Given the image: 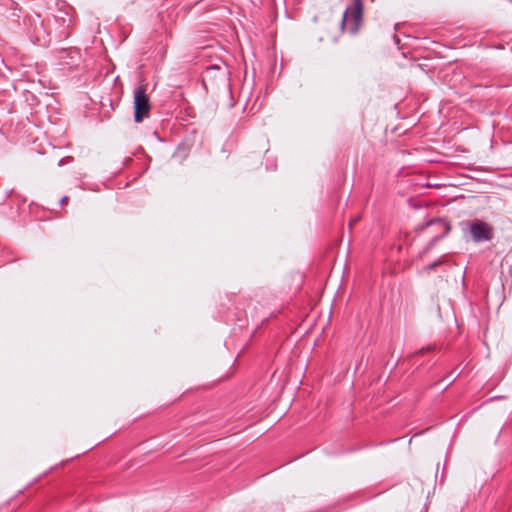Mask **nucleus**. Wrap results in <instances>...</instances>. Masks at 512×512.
<instances>
[{
	"mask_svg": "<svg viewBox=\"0 0 512 512\" xmlns=\"http://www.w3.org/2000/svg\"><path fill=\"white\" fill-rule=\"evenodd\" d=\"M470 233L475 242L489 241L492 239L493 229L488 223L475 220L470 225Z\"/></svg>",
	"mask_w": 512,
	"mask_h": 512,
	"instance_id": "nucleus-6",
	"label": "nucleus"
},
{
	"mask_svg": "<svg viewBox=\"0 0 512 512\" xmlns=\"http://www.w3.org/2000/svg\"><path fill=\"white\" fill-rule=\"evenodd\" d=\"M24 26L30 40L40 46L49 44V31L44 24V20L39 14L27 15L24 18Z\"/></svg>",
	"mask_w": 512,
	"mask_h": 512,
	"instance_id": "nucleus-1",
	"label": "nucleus"
},
{
	"mask_svg": "<svg viewBox=\"0 0 512 512\" xmlns=\"http://www.w3.org/2000/svg\"><path fill=\"white\" fill-rule=\"evenodd\" d=\"M63 163V159L59 161L58 165L61 166Z\"/></svg>",
	"mask_w": 512,
	"mask_h": 512,
	"instance_id": "nucleus-13",
	"label": "nucleus"
},
{
	"mask_svg": "<svg viewBox=\"0 0 512 512\" xmlns=\"http://www.w3.org/2000/svg\"><path fill=\"white\" fill-rule=\"evenodd\" d=\"M54 18L56 20L60 19L62 21V25L64 27H67V28L70 26V24L72 22V20L69 17V15L66 12H63V11H60L59 15H55Z\"/></svg>",
	"mask_w": 512,
	"mask_h": 512,
	"instance_id": "nucleus-8",
	"label": "nucleus"
},
{
	"mask_svg": "<svg viewBox=\"0 0 512 512\" xmlns=\"http://www.w3.org/2000/svg\"><path fill=\"white\" fill-rule=\"evenodd\" d=\"M67 200H68V196H63V197L59 200V203H60V204H64V203H66V202H67Z\"/></svg>",
	"mask_w": 512,
	"mask_h": 512,
	"instance_id": "nucleus-10",
	"label": "nucleus"
},
{
	"mask_svg": "<svg viewBox=\"0 0 512 512\" xmlns=\"http://www.w3.org/2000/svg\"><path fill=\"white\" fill-rule=\"evenodd\" d=\"M429 227L435 228L436 235L432 237L425 251L430 250L435 245V243L443 239L451 229L450 224L445 219L442 218H436L434 220L427 222L423 228Z\"/></svg>",
	"mask_w": 512,
	"mask_h": 512,
	"instance_id": "nucleus-4",
	"label": "nucleus"
},
{
	"mask_svg": "<svg viewBox=\"0 0 512 512\" xmlns=\"http://www.w3.org/2000/svg\"><path fill=\"white\" fill-rule=\"evenodd\" d=\"M61 35H63V36H65V37H66V36L68 35V32L63 31V32H61Z\"/></svg>",
	"mask_w": 512,
	"mask_h": 512,
	"instance_id": "nucleus-11",
	"label": "nucleus"
},
{
	"mask_svg": "<svg viewBox=\"0 0 512 512\" xmlns=\"http://www.w3.org/2000/svg\"><path fill=\"white\" fill-rule=\"evenodd\" d=\"M235 370H236V369L234 368V366H233V367H231V368H230L231 374H233V373L235 372Z\"/></svg>",
	"mask_w": 512,
	"mask_h": 512,
	"instance_id": "nucleus-12",
	"label": "nucleus"
},
{
	"mask_svg": "<svg viewBox=\"0 0 512 512\" xmlns=\"http://www.w3.org/2000/svg\"><path fill=\"white\" fill-rule=\"evenodd\" d=\"M220 69L221 66L219 64H213L206 67L202 77V83L205 89L208 88V82L214 80L215 72H219Z\"/></svg>",
	"mask_w": 512,
	"mask_h": 512,
	"instance_id": "nucleus-7",
	"label": "nucleus"
},
{
	"mask_svg": "<svg viewBox=\"0 0 512 512\" xmlns=\"http://www.w3.org/2000/svg\"><path fill=\"white\" fill-rule=\"evenodd\" d=\"M440 264H441V260H436L435 262H433V263H431V264H429V265L425 266V267H424V270H425L426 272H430V271H432L433 269H435L437 266H439Z\"/></svg>",
	"mask_w": 512,
	"mask_h": 512,
	"instance_id": "nucleus-9",
	"label": "nucleus"
},
{
	"mask_svg": "<svg viewBox=\"0 0 512 512\" xmlns=\"http://www.w3.org/2000/svg\"><path fill=\"white\" fill-rule=\"evenodd\" d=\"M229 374H230V372L229 373L226 372L225 377L228 378Z\"/></svg>",
	"mask_w": 512,
	"mask_h": 512,
	"instance_id": "nucleus-14",
	"label": "nucleus"
},
{
	"mask_svg": "<svg viewBox=\"0 0 512 512\" xmlns=\"http://www.w3.org/2000/svg\"><path fill=\"white\" fill-rule=\"evenodd\" d=\"M151 109L150 101L146 95V88L144 85L138 86L134 90V120L137 123L142 122L149 116Z\"/></svg>",
	"mask_w": 512,
	"mask_h": 512,
	"instance_id": "nucleus-3",
	"label": "nucleus"
},
{
	"mask_svg": "<svg viewBox=\"0 0 512 512\" xmlns=\"http://www.w3.org/2000/svg\"><path fill=\"white\" fill-rule=\"evenodd\" d=\"M363 16L362 0H354L353 3L346 8L342 17V26L351 34H355L361 24Z\"/></svg>",
	"mask_w": 512,
	"mask_h": 512,
	"instance_id": "nucleus-2",
	"label": "nucleus"
},
{
	"mask_svg": "<svg viewBox=\"0 0 512 512\" xmlns=\"http://www.w3.org/2000/svg\"><path fill=\"white\" fill-rule=\"evenodd\" d=\"M57 59L60 66L73 69L79 65L81 54L76 48L61 49L57 52Z\"/></svg>",
	"mask_w": 512,
	"mask_h": 512,
	"instance_id": "nucleus-5",
	"label": "nucleus"
}]
</instances>
